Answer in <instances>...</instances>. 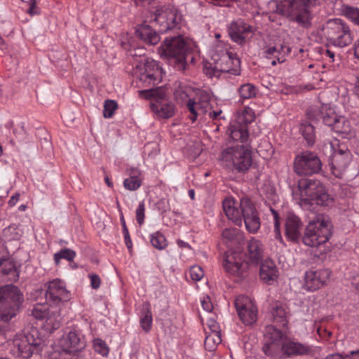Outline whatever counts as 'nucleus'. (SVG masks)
<instances>
[{
  "mask_svg": "<svg viewBox=\"0 0 359 359\" xmlns=\"http://www.w3.org/2000/svg\"><path fill=\"white\" fill-rule=\"evenodd\" d=\"M255 118V114L254 111L250 107H245L243 110L238 114L234 121L248 128V125L253 122Z\"/></svg>",
  "mask_w": 359,
  "mask_h": 359,
  "instance_id": "nucleus-38",
  "label": "nucleus"
},
{
  "mask_svg": "<svg viewBox=\"0 0 359 359\" xmlns=\"http://www.w3.org/2000/svg\"><path fill=\"white\" fill-rule=\"evenodd\" d=\"M354 55L359 60V38L355 41L353 44Z\"/></svg>",
  "mask_w": 359,
  "mask_h": 359,
  "instance_id": "nucleus-63",
  "label": "nucleus"
},
{
  "mask_svg": "<svg viewBox=\"0 0 359 359\" xmlns=\"http://www.w3.org/2000/svg\"><path fill=\"white\" fill-rule=\"evenodd\" d=\"M342 15L351 22L355 26L359 28V8L350 6L343 5L341 8Z\"/></svg>",
  "mask_w": 359,
  "mask_h": 359,
  "instance_id": "nucleus-36",
  "label": "nucleus"
},
{
  "mask_svg": "<svg viewBox=\"0 0 359 359\" xmlns=\"http://www.w3.org/2000/svg\"><path fill=\"white\" fill-rule=\"evenodd\" d=\"M222 341L220 332H211V334L206 336L205 339V345L209 346V349L215 348V346L219 344Z\"/></svg>",
  "mask_w": 359,
  "mask_h": 359,
  "instance_id": "nucleus-46",
  "label": "nucleus"
},
{
  "mask_svg": "<svg viewBox=\"0 0 359 359\" xmlns=\"http://www.w3.org/2000/svg\"><path fill=\"white\" fill-rule=\"evenodd\" d=\"M20 198V194H15L13 196L11 197V198L8 201V205L11 207L16 205L17 202L19 201Z\"/></svg>",
  "mask_w": 359,
  "mask_h": 359,
  "instance_id": "nucleus-61",
  "label": "nucleus"
},
{
  "mask_svg": "<svg viewBox=\"0 0 359 359\" xmlns=\"http://www.w3.org/2000/svg\"><path fill=\"white\" fill-rule=\"evenodd\" d=\"M153 322L152 313L149 303H144L140 313V324L145 332H149L151 329Z\"/></svg>",
  "mask_w": 359,
  "mask_h": 359,
  "instance_id": "nucleus-33",
  "label": "nucleus"
},
{
  "mask_svg": "<svg viewBox=\"0 0 359 359\" xmlns=\"http://www.w3.org/2000/svg\"><path fill=\"white\" fill-rule=\"evenodd\" d=\"M145 204L144 201L139 203L138 206L135 210L136 220L140 226H142L144 222L145 217Z\"/></svg>",
  "mask_w": 359,
  "mask_h": 359,
  "instance_id": "nucleus-49",
  "label": "nucleus"
},
{
  "mask_svg": "<svg viewBox=\"0 0 359 359\" xmlns=\"http://www.w3.org/2000/svg\"><path fill=\"white\" fill-rule=\"evenodd\" d=\"M149 241L151 245L158 250L165 249L168 245L165 236L159 231L151 233L149 235Z\"/></svg>",
  "mask_w": 359,
  "mask_h": 359,
  "instance_id": "nucleus-37",
  "label": "nucleus"
},
{
  "mask_svg": "<svg viewBox=\"0 0 359 359\" xmlns=\"http://www.w3.org/2000/svg\"><path fill=\"white\" fill-rule=\"evenodd\" d=\"M248 252L252 262L258 263L263 257V246L257 239L251 238L248 242Z\"/></svg>",
  "mask_w": 359,
  "mask_h": 359,
  "instance_id": "nucleus-32",
  "label": "nucleus"
},
{
  "mask_svg": "<svg viewBox=\"0 0 359 359\" xmlns=\"http://www.w3.org/2000/svg\"><path fill=\"white\" fill-rule=\"evenodd\" d=\"M348 279L351 284L359 292V273L356 272L351 273Z\"/></svg>",
  "mask_w": 359,
  "mask_h": 359,
  "instance_id": "nucleus-53",
  "label": "nucleus"
},
{
  "mask_svg": "<svg viewBox=\"0 0 359 359\" xmlns=\"http://www.w3.org/2000/svg\"><path fill=\"white\" fill-rule=\"evenodd\" d=\"M263 55L267 59L277 58L278 63H283L285 62V59L283 56L280 55V53H278V49H276L275 46L266 47L263 51Z\"/></svg>",
  "mask_w": 359,
  "mask_h": 359,
  "instance_id": "nucleus-44",
  "label": "nucleus"
},
{
  "mask_svg": "<svg viewBox=\"0 0 359 359\" xmlns=\"http://www.w3.org/2000/svg\"><path fill=\"white\" fill-rule=\"evenodd\" d=\"M353 93L359 98V77L357 79V81L354 86Z\"/></svg>",
  "mask_w": 359,
  "mask_h": 359,
  "instance_id": "nucleus-64",
  "label": "nucleus"
},
{
  "mask_svg": "<svg viewBox=\"0 0 359 359\" xmlns=\"http://www.w3.org/2000/svg\"><path fill=\"white\" fill-rule=\"evenodd\" d=\"M330 111H334L327 104H323L320 105H313L309 107L306 110L307 118L313 122H318L322 120L323 123L325 125V118Z\"/></svg>",
  "mask_w": 359,
  "mask_h": 359,
  "instance_id": "nucleus-30",
  "label": "nucleus"
},
{
  "mask_svg": "<svg viewBox=\"0 0 359 359\" xmlns=\"http://www.w3.org/2000/svg\"><path fill=\"white\" fill-rule=\"evenodd\" d=\"M0 273L4 275L16 276V267L14 262L10 259H0Z\"/></svg>",
  "mask_w": 359,
  "mask_h": 359,
  "instance_id": "nucleus-41",
  "label": "nucleus"
},
{
  "mask_svg": "<svg viewBox=\"0 0 359 359\" xmlns=\"http://www.w3.org/2000/svg\"><path fill=\"white\" fill-rule=\"evenodd\" d=\"M284 334L281 330L276 327L274 325H268L266 327L264 338L266 341V345H273L279 343Z\"/></svg>",
  "mask_w": 359,
  "mask_h": 359,
  "instance_id": "nucleus-34",
  "label": "nucleus"
},
{
  "mask_svg": "<svg viewBox=\"0 0 359 359\" xmlns=\"http://www.w3.org/2000/svg\"><path fill=\"white\" fill-rule=\"evenodd\" d=\"M123 233L125 244H126L128 250H129V252H131L133 250V243H132V240L130 236L128 229H126L125 230H123Z\"/></svg>",
  "mask_w": 359,
  "mask_h": 359,
  "instance_id": "nucleus-55",
  "label": "nucleus"
},
{
  "mask_svg": "<svg viewBox=\"0 0 359 359\" xmlns=\"http://www.w3.org/2000/svg\"><path fill=\"white\" fill-rule=\"evenodd\" d=\"M158 53L180 72L186 69L189 60H194L190 46L182 36L166 38L158 48Z\"/></svg>",
  "mask_w": 359,
  "mask_h": 359,
  "instance_id": "nucleus-6",
  "label": "nucleus"
},
{
  "mask_svg": "<svg viewBox=\"0 0 359 359\" xmlns=\"http://www.w3.org/2000/svg\"><path fill=\"white\" fill-rule=\"evenodd\" d=\"M177 244L178 247H180L181 248H187L189 250L191 249V245L187 242H185L181 239L177 240Z\"/></svg>",
  "mask_w": 359,
  "mask_h": 359,
  "instance_id": "nucleus-62",
  "label": "nucleus"
},
{
  "mask_svg": "<svg viewBox=\"0 0 359 359\" xmlns=\"http://www.w3.org/2000/svg\"><path fill=\"white\" fill-rule=\"evenodd\" d=\"M325 0H271L269 3L271 11L290 18L304 27L311 25L312 7Z\"/></svg>",
  "mask_w": 359,
  "mask_h": 359,
  "instance_id": "nucleus-3",
  "label": "nucleus"
},
{
  "mask_svg": "<svg viewBox=\"0 0 359 359\" xmlns=\"http://www.w3.org/2000/svg\"><path fill=\"white\" fill-rule=\"evenodd\" d=\"M258 93L257 88L250 83H246L240 86L238 93L243 100H248L255 97Z\"/></svg>",
  "mask_w": 359,
  "mask_h": 359,
  "instance_id": "nucleus-40",
  "label": "nucleus"
},
{
  "mask_svg": "<svg viewBox=\"0 0 359 359\" xmlns=\"http://www.w3.org/2000/svg\"><path fill=\"white\" fill-rule=\"evenodd\" d=\"M222 205L226 217L236 226H241L244 223L250 233H256L259 231L261 226L260 217L250 198L243 197L238 202L233 198L229 197L223 201Z\"/></svg>",
  "mask_w": 359,
  "mask_h": 359,
  "instance_id": "nucleus-2",
  "label": "nucleus"
},
{
  "mask_svg": "<svg viewBox=\"0 0 359 359\" xmlns=\"http://www.w3.org/2000/svg\"><path fill=\"white\" fill-rule=\"evenodd\" d=\"M127 172L129 177L124 180L123 187L128 191H136L142 184V180L140 178L141 172L137 168H130Z\"/></svg>",
  "mask_w": 359,
  "mask_h": 359,
  "instance_id": "nucleus-31",
  "label": "nucleus"
},
{
  "mask_svg": "<svg viewBox=\"0 0 359 359\" xmlns=\"http://www.w3.org/2000/svg\"><path fill=\"white\" fill-rule=\"evenodd\" d=\"M275 46H276L278 53H280V55L283 56L285 60L286 57L288 56L291 52L290 47L283 43L276 45Z\"/></svg>",
  "mask_w": 359,
  "mask_h": 359,
  "instance_id": "nucleus-51",
  "label": "nucleus"
},
{
  "mask_svg": "<svg viewBox=\"0 0 359 359\" xmlns=\"http://www.w3.org/2000/svg\"><path fill=\"white\" fill-rule=\"evenodd\" d=\"M229 137L235 142H240V144H250L248 143V129L242 125L232 121L227 130Z\"/></svg>",
  "mask_w": 359,
  "mask_h": 359,
  "instance_id": "nucleus-27",
  "label": "nucleus"
},
{
  "mask_svg": "<svg viewBox=\"0 0 359 359\" xmlns=\"http://www.w3.org/2000/svg\"><path fill=\"white\" fill-rule=\"evenodd\" d=\"M227 29L231 40L239 45L245 43L246 39L253 32L252 27L242 19L232 21Z\"/></svg>",
  "mask_w": 359,
  "mask_h": 359,
  "instance_id": "nucleus-22",
  "label": "nucleus"
},
{
  "mask_svg": "<svg viewBox=\"0 0 359 359\" xmlns=\"http://www.w3.org/2000/svg\"><path fill=\"white\" fill-rule=\"evenodd\" d=\"M144 8L151 13V17H154L151 22L158 25V32L162 33L178 27L182 19V14L174 6L165 5L159 6L156 4V7L152 8L150 6L149 8Z\"/></svg>",
  "mask_w": 359,
  "mask_h": 359,
  "instance_id": "nucleus-12",
  "label": "nucleus"
},
{
  "mask_svg": "<svg viewBox=\"0 0 359 359\" xmlns=\"http://www.w3.org/2000/svg\"><path fill=\"white\" fill-rule=\"evenodd\" d=\"M208 325L211 332H219V324L214 319H209L208 320Z\"/></svg>",
  "mask_w": 359,
  "mask_h": 359,
  "instance_id": "nucleus-58",
  "label": "nucleus"
},
{
  "mask_svg": "<svg viewBox=\"0 0 359 359\" xmlns=\"http://www.w3.org/2000/svg\"><path fill=\"white\" fill-rule=\"evenodd\" d=\"M222 161L226 167H231L238 172H245L252 163L250 144H236L222 152Z\"/></svg>",
  "mask_w": 359,
  "mask_h": 359,
  "instance_id": "nucleus-11",
  "label": "nucleus"
},
{
  "mask_svg": "<svg viewBox=\"0 0 359 359\" xmlns=\"http://www.w3.org/2000/svg\"><path fill=\"white\" fill-rule=\"evenodd\" d=\"M322 169V162L315 153L304 151L296 155L294 159V171L297 175H311Z\"/></svg>",
  "mask_w": 359,
  "mask_h": 359,
  "instance_id": "nucleus-16",
  "label": "nucleus"
},
{
  "mask_svg": "<svg viewBox=\"0 0 359 359\" xmlns=\"http://www.w3.org/2000/svg\"><path fill=\"white\" fill-rule=\"evenodd\" d=\"M175 99L181 106H184L190 112L189 119L194 123L198 116L208 113L212 120L224 119L221 109L212 110L210 101L212 95L210 92L199 88H193L188 86L180 85L175 90Z\"/></svg>",
  "mask_w": 359,
  "mask_h": 359,
  "instance_id": "nucleus-1",
  "label": "nucleus"
},
{
  "mask_svg": "<svg viewBox=\"0 0 359 359\" xmlns=\"http://www.w3.org/2000/svg\"><path fill=\"white\" fill-rule=\"evenodd\" d=\"M76 252L69 248H64L57 252L54 255V261L55 264H59L61 259H64L69 262H72L75 258Z\"/></svg>",
  "mask_w": 359,
  "mask_h": 359,
  "instance_id": "nucleus-42",
  "label": "nucleus"
},
{
  "mask_svg": "<svg viewBox=\"0 0 359 359\" xmlns=\"http://www.w3.org/2000/svg\"><path fill=\"white\" fill-rule=\"evenodd\" d=\"M234 304L238 316L245 325H251L257 321V309L250 297L239 295L235 299Z\"/></svg>",
  "mask_w": 359,
  "mask_h": 359,
  "instance_id": "nucleus-18",
  "label": "nucleus"
},
{
  "mask_svg": "<svg viewBox=\"0 0 359 359\" xmlns=\"http://www.w3.org/2000/svg\"><path fill=\"white\" fill-rule=\"evenodd\" d=\"M322 36L334 47L344 48L353 40L350 26L341 18H332L326 21L321 28Z\"/></svg>",
  "mask_w": 359,
  "mask_h": 359,
  "instance_id": "nucleus-7",
  "label": "nucleus"
},
{
  "mask_svg": "<svg viewBox=\"0 0 359 359\" xmlns=\"http://www.w3.org/2000/svg\"><path fill=\"white\" fill-rule=\"evenodd\" d=\"M142 53H140V56ZM133 76L138 79L139 88H149L139 91L141 97L149 99L155 96V90L153 88L158 85L163 78V69L156 61L140 57L133 66Z\"/></svg>",
  "mask_w": 359,
  "mask_h": 359,
  "instance_id": "nucleus-4",
  "label": "nucleus"
},
{
  "mask_svg": "<svg viewBox=\"0 0 359 359\" xmlns=\"http://www.w3.org/2000/svg\"><path fill=\"white\" fill-rule=\"evenodd\" d=\"M235 231L229 229H225L223 230L222 233L223 238H227L229 240H231L235 236Z\"/></svg>",
  "mask_w": 359,
  "mask_h": 359,
  "instance_id": "nucleus-60",
  "label": "nucleus"
},
{
  "mask_svg": "<svg viewBox=\"0 0 359 359\" xmlns=\"http://www.w3.org/2000/svg\"><path fill=\"white\" fill-rule=\"evenodd\" d=\"M53 304L50 305L46 300L45 303H36L32 309V315L36 319L46 320V324L51 327V329L56 330L60 327V315L56 316L52 313Z\"/></svg>",
  "mask_w": 359,
  "mask_h": 359,
  "instance_id": "nucleus-20",
  "label": "nucleus"
},
{
  "mask_svg": "<svg viewBox=\"0 0 359 359\" xmlns=\"http://www.w3.org/2000/svg\"><path fill=\"white\" fill-rule=\"evenodd\" d=\"M259 276L264 283L271 285L278 276V271L275 263L271 259L262 262L259 269Z\"/></svg>",
  "mask_w": 359,
  "mask_h": 359,
  "instance_id": "nucleus-28",
  "label": "nucleus"
},
{
  "mask_svg": "<svg viewBox=\"0 0 359 359\" xmlns=\"http://www.w3.org/2000/svg\"><path fill=\"white\" fill-rule=\"evenodd\" d=\"M303 223L300 218L292 212H289L285 222V236L292 243H298L301 236Z\"/></svg>",
  "mask_w": 359,
  "mask_h": 359,
  "instance_id": "nucleus-24",
  "label": "nucleus"
},
{
  "mask_svg": "<svg viewBox=\"0 0 359 359\" xmlns=\"http://www.w3.org/2000/svg\"><path fill=\"white\" fill-rule=\"evenodd\" d=\"M86 346V340L81 330H72L64 334L59 341V346L53 348L51 352L62 353L65 352L69 355V359L76 357Z\"/></svg>",
  "mask_w": 359,
  "mask_h": 359,
  "instance_id": "nucleus-14",
  "label": "nucleus"
},
{
  "mask_svg": "<svg viewBox=\"0 0 359 359\" xmlns=\"http://www.w3.org/2000/svg\"><path fill=\"white\" fill-rule=\"evenodd\" d=\"M151 111L162 118H169L175 113V106L171 102L162 97H155L150 103Z\"/></svg>",
  "mask_w": 359,
  "mask_h": 359,
  "instance_id": "nucleus-25",
  "label": "nucleus"
},
{
  "mask_svg": "<svg viewBox=\"0 0 359 359\" xmlns=\"http://www.w3.org/2000/svg\"><path fill=\"white\" fill-rule=\"evenodd\" d=\"M223 266L229 276L241 278L248 269V263L240 252L228 250L224 255Z\"/></svg>",
  "mask_w": 359,
  "mask_h": 359,
  "instance_id": "nucleus-19",
  "label": "nucleus"
},
{
  "mask_svg": "<svg viewBox=\"0 0 359 359\" xmlns=\"http://www.w3.org/2000/svg\"><path fill=\"white\" fill-rule=\"evenodd\" d=\"M329 147L332 151V158L330 163V170L334 176L337 178H342L343 175L350 164L352 155L347 149L334 148V144L329 143Z\"/></svg>",
  "mask_w": 359,
  "mask_h": 359,
  "instance_id": "nucleus-17",
  "label": "nucleus"
},
{
  "mask_svg": "<svg viewBox=\"0 0 359 359\" xmlns=\"http://www.w3.org/2000/svg\"><path fill=\"white\" fill-rule=\"evenodd\" d=\"M299 188L301 195V205L315 203L318 205L329 206L333 202V198L319 180H302L299 183Z\"/></svg>",
  "mask_w": 359,
  "mask_h": 359,
  "instance_id": "nucleus-8",
  "label": "nucleus"
},
{
  "mask_svg": "<svg viewBox=\"0 0 359 359\" xmlns=\"http://www.w3.org/2000/svg\"><path fill=\"white\" fill-rule=\"evenodd\" d=\"M189 274L193 280L199 281L203 277L204 272L201 266L196 265L190 268Z\"/></svg>",
  "mask_w": 359,
  "mask_h": 359,
  "instance_id": "nucleus-50",
  "label": "nucleus"
},
{
  "mask_svg": "<svg viewBox=\"0 0 359 359\" xmlns=\"http://www.w3.org/2000/svg\"><path fill=\"white\" fill-rule=\"evenodd\" d=\"M24 2L28 3L29 8L28 13L31 15H34L38 13V8L36 6L35 0H22Z\"/></svg>",
  "mask_w": 359,
  "mask_h": 359,
  "instance_id": "nucleus-57",
  "label": "nucleus"
},
{
  "mask_svg": "<svg viewBox=\"0 0 359 359\" xmlns=\"http://www.w3.org/2000/svg\"><path fill=\"white\" fill-rule=\"evenodd\" d=\"M324 359H359V349L351 351L344 356L340 353L329 354Z\"/></svg>",
  "mask_w": 359,
  "mask_h": 359,
  "instance_id": "nucleus-47",
  "label": "nucleus"
},
{
  "mask_svg": "<svg viewBox=\"0 0 359 359\" xmlns=\"http://www.w3.org/2000/svg\"><path fill=\"white\" fill-rule=\"evenodd\" d=\"M43 347V340L38 332L33 330L13 341V353L21 359H29L34 353H39Z\"/></svg>",
  "mask_w": 359,
  "mask_h": 359,
  "instance_id": "nucleus-13",
  "label": "nucleus"
},
{
  "mask_svg": "<svg viewBox=\"0 0 359 359\" xmlns=\"http://www.w3.org/2000/svg\"><path fill=\"white\" fill-rule=\"evenodd\" d=\"M135 34L137 38L148 45H155L161 39L158 33L145 23L137 26Z\"/></svg>",
  "mask_w": 359,
  "mask_h": 359,
  "instance_id": "nucleus-26",
  "label": "nucleus"
},
{
  "mask_svg": "<svg viewBox=\"0 0 359 359\" xmlns=\"http://www.w3.org/2000/svg\"><path fill=\"white\" fill-rule=\"evenodd\" d=\"M90 285L93 289H98L100 287L101 280L98 275L95 273L89 274Z\"/></svg>",
  "mask_w": 359,
  "mask_h": 359,
  "instance_id": "nucleus-52",
  "label": "nucleus"
},
{
  "mask_svg": "<svg viewBox=\"0 0 359 359\" xmlns=\"http://www.w3.org/2000/svg\"><path fill=\"white\" fill-rule=\"evenodd\" d=\"M271 314L275 323H279L283 326L287 324V312L283 306L276 304L272 308Z\"/></svg>",
  "mask_w": 359,
  "mask_h": 359,
  "instance_id": "nucleus-39",
  "label": "nucleus"
},
{
  "mask_svg": "<svg viewBox=\"0 0 359 359\" xmlns=\"http://www.w3.org/2000/svg\"><path fill=\"white\" fill-rule=\"evenodd\" d=\"M322 55L324 57H327L330 62H334L335 53L330 49L323 50Z\"/></svg>",
  "mask_w": 359,
  "mask_h": 359,
  "instance_id": "nucleus-59",
  "label": "nucleus"
},
{
  "mask_svg": "<svg viewBox=\"0 0 359 359\" xmlns=\"http://www.w3.org/2000/svg\"><path fill=\"white\" fill-rule=\"evenodd\" d=\"M325 118V125L330 127L332 130L340 134L343 137H348L353 135V128L351 123L344 116H337L334 111H330Z\"/></svg>",
  "mask_w": 359,
  "mask_h": 359,
  "instance_id": "nucleus-21",
  "label": "nucleus"
},
{
  "mask_svg": "<svg viewBox=\"0 0 359 359\" xmlns=\"http://www.w3.org/2000/svg\"><path fill=\"white\" fill-rule=\"evenodd\" d=\"M283 353L287 356L304 355L311 353L310 346L299 342L289 341L282 345Z\"/></svg>",
  "mask_w": 359,
  "mask_h": 359,
  "instance_id": "nucleus-29",
  "label": "nucleus"
},
{
  "mask_svg": "<svg viewBox=\"0 0 359 359\" xmlns=\"http://www.w3.org/2000/svg\"><path fill=\"white\" fill-rule=\"evenodd\" d=\"M205 74L210 77L219 78L222 74H241V61L236 54L222 46H217L212 51L211 61L204 65Z\"/></svg>",
  "mask_w": 359,
  "mask_h": 359,
  "instance_id": "nucleus-5",
  "label": "nucleus"
},
{
  "mask_svg": "<svg viewBox=\"0 0 359 359\" xmlns=\"http://www.w3.org/2000/svg\"><path fill=\"white\" fill-rule=\"evenodd\" d=\"M70 299V294L66 289L65 283L60 279H53L46 284V300L53 305L52 313L60 315L61 306Z\"/></svg>",
  "mask_w": 359,
  "mask_h": 359,
  "instance_id": "nucleus-15",
  "label": "nucleus"
},
{
  "mask_svg": "<svg viewBox=\"0 0 359 359\" xmlns=\"http://www.w3.org/2000/svg\"><path fill=\"white\" fill-rule=\"evenodd\" d=\"M330 273L327 269L307 271L304 275V287L309 291L322 287L328 280Z\"/></svg>",
  "mask_w": 359,
  "mask_h": 359,
  "instance_id": "nucleus-23",
  "label": "nucleus"
},
{
  "mask_svg": "<svg viewBox=\"0 0 359 359\" xmlns=\"http://www.w3.org/2000/svg\"><path fill=\"white\" fill-rule=\"evenodd\" d=\"M299 131L309 145H313L315 143V128L311 123L307 121H303L300 125Z\"/></svg>",
  "mask_w": 359,
  "mask_h": 359,
  "instance_id": "nucleus-35",
  "label": "nucleus"
},
{
  "mask_svg": "<svg viewBox=\"0 0 359 359\" xmlns=\"http://www.w3.org/2000/svg\"><path fill=\"white\" fill-rule=\"evenodd\" d=\"M117 108L118 104L116 101L112 100H105L104 104L103 116L107 118L112 117Z\"/></svg>",
  "mask_w": 359,
  "mask_h": 359,
  "instance_id": "nucleus-45",
  "label": "nucleus"
},
{
  "mask_svg": "<svg viewBox=\"0 0 359 359\" xmlns=\"http://www.w3.org/2000/svg\"><path fill=\"white\" fill-rule=\"evenodd\" d=\"M135 4L138 6L142 7H148L150 8V6L153 7H156V2L155 0H134Z\"/></svg>",
  "mask_w": 359,
  "mask_h": 359,
  "instance_id": "nucleus-54",
  "label": "nucleus"
},
{
  "mask_svg": "<svg viewBox=\"0 0 359 359\" xmlns=\"http://www.w3.org/2000/svg\"><path fill=\"white\" fill-rule=\"evenodd\" d=\"M271 211L273 217L274 221V236L275 238L278 240L280 243L283 242V238L280 234V218L278 216V213L273 209L271 208Z\"/></svg>",
  "mask_w": 359,
  "mask_h": 359,
  "instance_id": "nucleus-48",
  "label": "nucleus"
},
{
  "mask_svg": "<svg viewBox=\"0 0 359 359\" xmlns=\"http://www.w3.org/2000/svg\"><path fill=\"white\" fill-rule=\"evenodd\" d=\"M331 227L332 224L328 218L323 215L316 216L315 219L307 224L302 238L303 243L311 248H318L325 243L331 236Z\"/></svg>",
  "mask_w": 359,
  "mask_h": 359,
  "instance_id": "nucleus-10",
  "label": "nucleus"
},
{
  "mask_svg": "<svg viewBox=\"0 0 359 359\" xmlns=\"http://www.w3.org/2000/svg\"><path fill=\"white\" fill-rule=\"evenodd\" d=\"M95 351L102 356L107 357L109 353V348L107 343L100 338H95L93 341Z\"/></svg>",
  "mask_w": 359,
  "mask_h": 359,
  "instance_id": "nucleus-43",
  "label": "nucleus"
},
{
  "mask_svg": "<svg viewBox=\"0 0 359 359\" xmlns=\"http://www.w3.org/2000/svg\"><path fill=\"white\" fill-rule=\"evenodd\" d=\"M201 306L204 311L207 312H211L213 309V306L210 302V299L209 297H204L201 300Z\"/></svg>",
  "mask_w": 359,
  "mask_h": 359,
  "instance_id": "nucleus-56",
  "label": "nucleus"
},
{
  "mask_svg": "<svg viewBox=\"0 0 359 359\" xmlns=\"http://www.w3.org/2000/svg\"><path fill=\"white\" fill-rule=\"evenodd\" d=\"M24 301L20 290L12 284L0 287V320L8 322L15 317Z\"/></svg>",
  "mask_w": 359,
  "mask_h": 359,
  "instance_id": "nucleus-9",
  "label": "nucleus"
}]
</instances>
